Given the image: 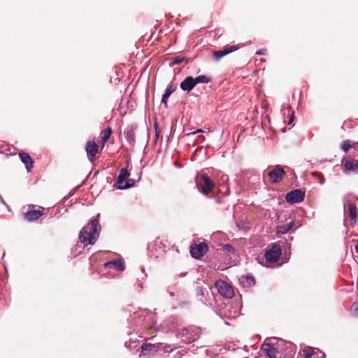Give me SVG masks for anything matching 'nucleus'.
Here are the masks:
<instances>
[{
	"label": "nucleus",
	"instance_id": "nucleus-39",
	"mask_svg": "<svg viewBox=\"0 0 358 358\" xmlns=\"http://www.w3.org/2000/svg\"><path fill=\"white\" fill-rule=\"evenodd\" d=\"M180 63V61H179V57H176L173 61V64H178Z\"/></svg>",
	"mask_w": 358,
	"mask_h": 358
},
{
	"label": "nucleus",
	"instance_id": "nucleus-51",
	"mask_svg": "<svg viewBox=\"0 0 358 358\" xmlns=\"http://www.w3.org/2000/svg\"><path fill=\"white\" fill-rule=\"evenodd\" d=\"M278 180H273V182H278Z\"/></svg>",
	"mask_w": 358,
	"mask_h": 358
},
{
	"label": "nucleus",
	"instance_id": "nucleus-31",
	"mask_svg": "<svg viewBox=\"0 0 358 358\" xmlns=\"http://www.w3.org/2000/svg\"><path fill=\"white\" fill-rule=\"evenodd\" d=\"M83 185V183L81 184L80 185H78L76 187H74L73 189H72L71 190V192H69V194H68V196H66L63 198V203H64L69 197L73 196L75 194V193L77 192V190L80 188V187Z\"/></svg>",
	"mask_w": 358,
	"mask_h": 358
},
{
	"label": "nucleus",
	"instance_id": "nucleus-6",
	"mask_svg": "<svg viewBox=\"0 0 358 358\" xmlns=\"http://www.w3.org/2000/svg\"><path fill=\"white\" fill-rule=\"evenodd\" d=\"M208 250V245L206 243H194L190 247L192 256L196 259L202 257Z\"/></svg>",
	"mask_w": 358,
	"mask_h": 358
},
{
	"label": "nucleus",
	"instance_id": "nucleus-32",
	"mask_svg": "<svg viewBox=\"0 0 358 358\" xmlns=\"http://www.w3.org/2000/svg\"><path fill=\"white\" fill-rule=\"evenodd\" d=\"M142 351H152L155 349V345L150 343H144L141 346Z\"/></svg>",
	"mask_w": 358,
	"mask_h": 358
},
{
	"label": "nucleus",
	"instance_id": "nucleus-42",
	"mask_svg": "<svg viewBox=\"0 0 358 358\" xmlns=\"http://www.w3.org/2000/svg\"><path fill=\"white\" fill-rule=\"evenodd\" d=\"M159 131H156V135H155L156 139L159 137Z\"/></svg>",
	"mask_w": 358,
	"mask_h": 358
},
{
	"label": "nucleus",
	"instance_id": "nucleus-4",
	"mask_svg": "<svg viewBox=\"0 0 358 358\" xmlns=\"http://www.w3.org/2000/svg\"><path fill=\"white\" fill-rule=\"evenodd\" d=\"M217 292L224 297L231 299L234 296L232 287L227 282L222 280H217L215 284Z\"/></svg>",
	"mask_w": 358,
	"mask_h": 358
},
{
	"label": "nucleus",
	"instance_id": "nucleus-49",
	"mask_svg": "<svg viewBox=\"0 0 358 358\" xmlns=\"http://www.w3.org/2000/svg\"><path fill=\"white\" fill-rule=\"evenodd\" d=\"M96 174H98V171H96L95 173H94V176H96Z\"/></svg>",
	"mask_w": 358,
	"mask_h": 358
},
{
	"label": "nucleus",
	"instance_id": "nucleus-47",
	"mask_svg": "<svg viewBox=\"0 0 358 358\" xmlns=\"http://www.w3.org/2000/svg\"><path fill=\"white\" fill-rule=\"evenodd\" d=\"M183 60H184V57H180V63H181Z\"/></svg>",
	"mask_w": 358,
	"mask_h": 358
},
{
	"label": "nucleus",
	"instance_id": "nucleus-14",
	"mask_svg": "<svg viewBox=\"0 0 358 358\" xmlns=\"http://www.w3.org/2000/svg\"><path fill=\"white\" fill-rule=\"evenodd\" d=\"M166 292L169 297V300L170 302L177 301L179 293V287L178 285V282H175L174 283L169 285L167 287Z\"/></svg>",
	"mask_w": 358,
	"mask_h": 358
},
{
	"label": "nucleus",
	"instance_id": "nucleus-37",
	"mask_svg": "<svg viewBox=\"0 0 358 358\" xmlns=\"http://www.w3.org/2000/svg\"><path fill=\"white\" fill-rule=\"evenodd\" d=\"M173 350V348L171 345H165L164 348V351L165 352H171Z\"/></svg>",
	"mask_w": 358,
	"mask_h": 358
},
{
	"label": "nucleus",
	"instance_id": "nucleus-2",
	"mask_svg": "<svg viewBox=\"0 0 358 358\" xmlns=\"http://www.w3.org/2000/svg\"><path fill=\"white\" fill-rule=\"evenodd\" d=\"M156 313H153L148 309H141L134 313V316H131V320H134V324L138 326L142 322H145L146 325H155L156 324Z\"/></svg>",
	"mask_w": 358,
	"mask_h": 358
},
{
	"label": "nucleus",
	"instance_id": "nucleus-7",
	"mask_svg": "<svg viewBox=\"0 0 358 358\" xmlns=\"http://www.w3.org/2000/svg\"><path fill=\"white\" fill-rule=\"evenodd\" d=\"M85 151L88 159L93 162L96 159V155L99 152V145L94 141H88L85 145Z\"/></svg>",
	"mask_w": 358,
	"mask_h": 358
},
{
	"label": "nucleus",
	"instance_id": "nucleus-38",
	"mask_svg": "<svg viewBox=\"0 0 358 358\" xmlns=\"http://www.w3.org/2000/svg\"><path fill=\"white\" fill-rule=\"evenodd\" d=\"M141 271L142 274H143V275L141 278H142V279H143L144 278H145V277L147 276V274H146V273H145V271L144 268H143V267H142V268H141Z\"/></svg>",
	"mask_w": 358,
	"mask_h": 358
},
{
	"label": "nucleus",
	"instance_id": "nucleus-45",
	"mask_svg": "<svg viewBox=\"0 0 358 358\" xmlns=\"http://www.w3.org/2000/svg\"><path fill=\"white\" fill-rule=\"evenodd\" d=\"M82 248V245L78 243V244L76 245V249H77V248Z\"/></svg>",
	"mask_w": 358,
	"mask_h": 358
},
{
	"label": "nucleus",
	"instance_id": "nucleus-46",
	"mask_svg": "<svg viewBox=\"0 0 358 358\" xmlns=\"http://www.w3.org/2000/svg\"><path fill=\"white\" fill-rule=\"evenodd\" d=\"M355 250L358 253V245H355Z\"/></svg>",
	"mask_w": 358,
	"mask_h": 358
},
{
	"label": "nucleus",
	"instance_id": "nucleus-34",
	"mask_svg": "<svg viewBox=\"0 0 358 358\" xmlns=\"http://www.w3.org/2000/svg\"><path fill=\"white\" fill-rule=\"evenodd\" d=\"M223 249L225 250L228 252H234V248L231 245H229V244L224 245L223 246Z\"/></svg>",
	"mask_w": 358,
	"mask_h": 358
},
{
	"label": "nucleus",
	"instance_id": "nucleus-11",
	"mask_svg": "<svg viewBox=\"0 0 358 358\" xmlns=\"http://www.w3.org/2000/svg\"><path fill=\"white\" fill-rule=\"evenodd\" d=\"M34 205L29 206V210L24 213V218L28 222H33L43 215V212L40 210L31 209L34 208Z\"/></svg>",
	"mask_w": 358,
	"mask_h": 358
},
{
	"label": "nucleus",
	"instance_id": "nucleus-36",
	"mask_svg": "<svg viewBox=\"0 0 358 358\" xmlns=\"http://www.w3.org/2000/svg\"><path fill=\"white\" fill-rule=\"evenodd\" d=\"M266 52H267V50L265 49V48H263V49H261V50H259L256 52V55H266Z\"/></svg>",
	"mask_w": 358,
	"mask_h": 358
},
{
	"label": "nucleus",
	"instance_id": "nucleus-43",
	"mask_svg": "<svg viewBox=\"0 0 358 358\" xmlns=\"http://www.w3.org/2000/svg\"><path fill=\"white\" fill-rule=\"evenodd\" d=\"M178 163H179V162H178V159H176V160L175 161V162H174V164H175V165H176V166H179V165H178Z\"/></svg>",
	"mask_w": 358,
	"mask_h": 358
},
{
	"label": "nucleus",
	"instance_id": "nucleus-13",
	"mask_svg": "<svg viewBox=\"0 0 358 358\" xmlns=\"http://www.w3.org/2000/svg\"><path fill=\"white\" fill-rule=\"evenodd\" d=\"M105 268H114L117 271H123L125 269L124 263L119 259L108 261L103 264Z\"/></svg>",
	"mask_w": 358,
	"mask_h": 358
},
{
	"label": "nucleus",
	"instance_id": "nucleus-24",
	"mask_svg": "<svg viewBox=\"0 0 358 358\" xmlns=\"http://www.w3.org/2000/svg\"><path fill=\"white\" fill-rule=\"evenodd\" d=\"M177 90V86L175 85H171L166 89L165 93L162 96V102L167 106V101L170 95Z\"/></svg>",
	"mask_w": 358,
	"mask_h": 358
},
{
	"label": "nucleus",
	"instance_id": "nucleus-52",
	"mask_svg": "<svg viewBox=\"0 0 358 358\" xmlns=\"http://www.w3.org/2000/svg\"><path fill=\"white\" fill-rule=\"evenodd\" d=\"M39 208H41L42 210H44V208L39 206Z\"/></svg>",
	"mask_w": 358,
	"mask_h": 358
},
{
	"label": "nucleus",
	"instance_id": "nucleus-18",
	"mask_svg": "<svg viewBox=\"0 0 358 358\" xmlns=\"http://www.w3.org/2000/svg\"><path fill=\"white\" fill-rule=\"evenodd\" d=\"M136 127H127L124 131L125 138L127 142L131 145L134 146L136 143Z\"/></svg>",
	"mask_w": 358,
	"mask_h": 358
},
{
	"label": "nucleus",
	"instance_id": "nucleus-9",
	"mask_svg": "<svg viewBox=\"0 0 358 358\" xmlns=\"http://www.w3.org/2000/svg\"><path fill=\"white\" fill-rule=\"evenodd\" d=\"M281 255V248L280 245L274 244L272 248L267 250L264 255L267 262H275L278 260Z\"/></svg>",
	"mask_w": 358,
	"mask_h": 358
},
{
	"label": "nucleus",
	"instance_id": "nucleus-20",
	"mask_svg": "<svg viewBox=\"0 0 358 358\" xmlns=\"http://www.w3.org/2000/svg\"><path fill=\"white\" fill-rule=\"evenodd\" d=\"M267 174L271 179H282L285 172L281 167L276 166L272 171H268Z\"/></svg>",
	"mask_w": 358,
	"mask_h": 358
},
{
	"label": "nucleus",
	"instance_id": "nucleus-50",
	"mask_svg": "<svg viewBox=\"0 0 358 358\" xmlns=\"http://www.w3.org/2000/svg\"><path fill=\"white\" fill-rule=\"evenodd\" d=\"M171 247H172V249L173 250V248H175V245H173Z\"/></svg>",
	"mask_w": 358,
	"mask_h": 358
},
{
	"label": "nucleus",
	"instance_id": "nucleus-17",
	"mask_svg": "<svg viewBox=\"0 0 358 358\" xmlns=\"http://www.w3.org/2000/svg\"><path fill=\"white\" fill-rule=\"evenodd\" d=\"M200 179H212L213 178H218L219 172L213 169H206L203 170L198 176Z\"/></svg>",
	"mask_w": 358,
	"mask_h": 358
},
{
	"label": "nucleus",
	"instance_id": "nucleus-1",
	"mask_svg": "<svg viewBox=\"0 0 358 358\" xmlns=\"http://www.w3.org/2000/svg\"><path fill=\"white\" fill-rule=\"evenodd\" d=\"M99 214L91 219L90 222L83 227L79 234V240L80 243L87 245H94L98 239L100 231L101 225L99 221Z\"/></svg>",
	"mask_w": 358,
	"mask_h": 358
},
{
	"label": "nucleus",
	"instance_id": "nucleus-48",
	"mask_svg": "<svg viewBox=\"0 0 358 358\" xmlns=\"http://www.w3.org/2000/svg\"><path fill=\"white\" fill-rule=\"evenodd\" d=\"M175 252H176V253H178V248H176V249H175Z\"/></svg>",
	"mask_w": 358,
	"mask_h": 358
},
{
	"label": "nucleus",
	"instance_id": "nucleus-10",
	"mask_svg": "<svg viewBox=\"0 0 358 358\" xmlns=\"http://www.w3.org/2000/svg\"><path fill=\"white\" fill-rule=\"evenodd\" d=\"M342 166L346 173H358V160L355 159H343Z\"/></svg>",
	"mask_w": 358,
	"mask_h": 358
},
{
	"label": "nucleus",
	"instance_id": "nucleus-30",
	"mask_svg": "<svg viewBox=\"0 0 358 358\" xmlns=\"http://www.w3.org/2000/svg\"><path fill=\"white\" fill-rule=\"evenodd\" d=\"M194 80L196 82V84L199 83H207L209 82V78L206 76H199L194 78Z\"/></svg>",
	"mask_w": 358,
	"mask_h": 358
},
{
	"label": "nucleus",
	"instance_id": "nucleus-26",
	"mask_svg": "<svg viewBox=\"0 0 358 358\" xmlns=\"http://www.w3.org/2000/svg\"><path fill=\"white\" fill-rule=\"evenodd\" d=\"M294 222H291L289 224L282 225L278 227V232L281 234H286L289 232L293 227Z\"/></svg>",
	"mask_w": 358,
	"mask_h": 358
},
{
	"label": "nucleus",
	"instance_id": "nucleus-28",
	"mask_svg": "<svg viewBox=\"0 0 358 358\" xmlns=\"http://www.w3.org/2000/svg\"><path fill=\"white\" fill-rule=\"evenodd\" d=\"M355 145V143H352V142L349 140H347V141H345L343 142V143L341 144V149L344 151V152H347L349 150V149L352 147V145Z\"/></svg>",
	"mask_w": 358,
	"mask_h": 358
},
{
	"label": "nucleus",
	"instance_id": "nucleus-12",
	"mask_svg": "<svg viewBox=\"0 0 358 358\" xmlns=\"http://www.w3.org/2000/svg\"><path fill=\"white\" fill-rule=\"evenodd\" d=\"M197 187L204 194H208L214 187L213 180H197Z\"/></svg>",
	"mask_w": 358,
	"mask_h": 358
},
{
	"label": "nucleus",
	"instance_id": "nucleus-33",
	"mask_svg": "<svg viewBox=\"0 0 358 358\" xmlns=\"http://www.w3.org/2000/svg\"><path fill=\"white\" fill-rule=\"evenodd\" d=\"M206 289L203 287H196L195 292L197 296H203Z\"/></svg>",
	"mask_w": 358,
	"mask_h": 358
},
{
	"label": "nucleus",
	"instance_id": "nucleus-16",
	"mask_svg": "<svg viewBox=\"0 0 358 358\" xmlns=\"http://www.w3.org/2000/svg\"><path fill=\"white\" fill-rule=\"evenodd\" d=\"M19 157L25 165L27 171L29 172L32 169L34 164V160L32 159L31 156L25 152H20L19 153Z\"/></svg>",
	"mask_w": 358,
	"mask_h": 358
},
{
	"label": "nucleus",
	"instance_id": "nucleus-19",
	"mask_svg": "<svg viewBox=\"0 0 358 358\" xmlns=\"http://www.w3.org/2000/svg\"><path fill=\"white\" fill-rule=\"evenodd\" d=\"M237 50V48L235 45H231L229 47H225L222 50H218L214 52V57L217 60L220 59L224 56L234 52Z\"/></svg>",
	"mask_w": 358,
	"mask_h": 358
},
{
	"label": "nucleus",
	"instance_id": "nucleus-27",
	"mask_svg": "<svg viewBox=\"0 0 358 358\" xmlns=\"http://www.w3.org/2000/svg\"><path fill=\"white\" fill-rule=\"evenodd\" d=\"M130 176V172L128 168H122L120 171V173L117 179H127Z\"/></svg>",
	"mask_w": 358,
	"mask_h": 358
},
{
	"label": "nucleus",
	"instance_id": "nucleus-22",
	"mask_svg": "<svg viewBox=\"0 0 358 358\" xmlns=\"http://www.w3.org/2000/svg\"><path fill=\"white\" fill-rule=\"evenodd\" d=\"M135 186V180H116L113 187L118 189H126Z\"/></svg>",
	"mask_w": 358,
	"mask_h": 358
},
{
	"label": "nucleus",
	"instance_id": "nucleus-25",
	"mask_svg": "<svg viewBox=\"0 0 358 358\" xmlns=\"http://www.w3.org/2000/svg\"><path fill=\"white\" fill-rule=\"evenodd\" d=\"M349 216L351 220H357V207L354 203H350L348 204Z\"/></svg>",
	"mask_w": 358,
	"mask_h": 358
},
{
	"label": "nucleus",
	"instance_id": "nucleus-41",
	"mask_svg": "<svg viewBox=\"0 0 358 358\" xmlns=\"http://www.w3.org/2000/svg\"><path fill=\"white\" fill-rule=\"evenodd\" d=\"M293 118H294V113H292V115H291V117L289 120V122H288V124H291L292 121H293Z\"/></svg>",
	"mask_w": 358,
	"mask_h": 358
},
{
	"label": "nucleus",
	"instance_id": "nucleus-21",
	"mask_svg": "<svg viewBox=\"0 0 358 358\" xmlns=\"http://www.w3.org/2000/svg\"><path fill=\"white\" fill-rule=\"evenodd\" d=\"M196 85V82L192 77H187L180 83V88L185 91H190Z\"/></svg>",
	"mask_w": 358,
	"mask_h": 358
},
{
	"label": "nucleus",
	"instance_id": "nucleus-29",
	"mask_svg": "<svg viewBox=\"0 0 358 358\" xmlns=\"http://www.w3.org/2000/svg\"><path fill=\"white\" fill-rule=\"evenodd\" d=\"M12 149H13V148L8 145H0V153H5L6 155H10Z\"/></svg>",
	"mask_w": 358,
	"mask_h": 358
},
{
	"label": "nucleus",
	"instance_id": "nucleus-40",
	"mask_svg": "<svg viewBox=\"0 0 358 358\" xmlns=\"http://www.w3.org/2000/svg\"><path fill=\"white\" fill-rule=\"evenodd\" d=\"M352 307L355 308V310H358V303H353Z\"/></svg>",
	"mask_w": 358,
	"mask_h": 358
},
{
	"label": "nucleus",
	"instance_id": "nucleus-44",
	"mask_svg": "<svg viewBox=\"0 0 358 358\" xmlns=\"http://www.w3.org/2000/svg\"><path fill=\"white\" fill-rule=\"evenodd\" d=\"M138 287L140 288V289H142L143 288V284L142 283H139L138 285Z\"/></svg>",
	"mask_w": 358,
	"mask_h": 358
},
{
	"label": "nucleus",
	"instance_id": "nucleus-8",
	"mask_svg": "<svg viewBox=\"0 0 358 358\" xmlns=\"http://www.w3.org/2000/svg\"><path fill=\"white\" fill-rule=\"evenodd\" d=\"M305 197V192L301 189H294L288 192L285 196L286 201L289 203H296L302 201Z\"/></svg>",
	"mask_w": 358,
	"mask_h": 358
},
{
	"label": "nucleus",
	"instance_id": "nucleus-3",
	"mask_svg": "<svg viewBox=\"0 0 358 358\" xmlns=\"http://www.w3.org/2000/svg\"><path fill=\"white\" fill-rule=\"evenodd\" d=\"M165 248L166 245L159 238H156L148 243L147 250L148 255L155 259L162 258L166 253Z\"/></svg>",
	"mask_w": 358,
	"mask_h": 358
},
{
	"label": "nucleus",
	"instance_id": "nucleus-5",
	"mask_svg": "<svg viewBox=\"0 0 358 358\" xmlns=\"http://www.w3.org/2000/svg\"><path fill=\"white\" fill-rule=\"evenodd\" d=\"M198 338L196 329L194 327L183 329L180 332V342L190 343Z\"/></svg>",
	"mask_w": 358,
	"mask_h": 358
},
{
	"label": "nucleus",
	"instance_id": "nucleus-35",
	"mask_svg": "<svg viewBox=\"0 0 358 358\" xmlns=\"http://www.w3.org/2000/svg\"><path fill=\"white\" fill-rule=\"evenodd\" d=\"M246 280L248 281V283L249 285H254L255 284V280L251 276H246L245 277Z\"/></svg>",
	"mask_w": 358,
	"mask_h": 358
},
{
	"label": "nucleus",
	"instance_id": "nucleus-53",
	"mask_svg": "<svg viewBox=\"0 0 358 358\" xmlns=\"http://www.w3.org/2000/svg\"><path fill=\"white\" fill-rule=\"evenodd\" d=\"M357 145H358V141H357Z\"/></svg>",
	"mask_w": 358,
	"mask_h": 358
},
{
	"label": "nucleus",
	"instance_id": "nucleus-23",
	"mask_svg": "<svg viewBox=\"0 0 358 358\" xmlns=\"http://www.w3.org/2000/svg\"><path fill=\"white\" fill-rule=\"evenodd\" d=\"M112 134V129L110 127H107L104 130H103L100 134L101 143V150L104 148L106 143L109 140Z\"/></svg>",
	"mask_w": 358,
	"mask_h": 358
},
{
	"label": "nucleus",
	"instance_id": "nucleus-15",
	"mask_svg": "<svg viewBox=\"0 0 358 358\" xmlns=\"http://www.w3.org/2000/svg\"><path fill=\"white\" fill-rule=\"evenodd\" d=\"M261 350L268 358H275L278 350L269 343H264L261 347Z\"/></svg>",
	"mask_w": 358,
	"mask_h": 358
}]
</instances>
